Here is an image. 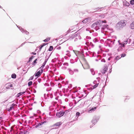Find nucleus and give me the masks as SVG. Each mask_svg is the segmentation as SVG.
Segmentation results:
<instances>
[{
  "label": "nucleus",
  "instance_id": "nucleus-1",
  "mask_svg": "<svg viewBox=\"0 0 134 134\" xmlns=\"http://www.w3.org/2000/svg\"><path fill=\"white\" fill-rule=\"evenodd\" d=\"M127 23V21L125 20H121L119 21L116 24V27L118 29H120L121 28L126 26Z\"/></svg>",
  "mask_w": 134,
  "mask_h": 134
},
{
  "label": "nucleus",
  "instance_id": "nucleus-2",
  "mask_svg": "<svg viewBox=\"0 0 134 134\" xmlns=\"http://www.w3.org/2000/svg\"><path fill=\"white\" fill-rule=\"evenodd\" d=\"M82 65L85 69H87L89 68V66L88 64L85 61L84 62Z\"/></svg>",
  "mask_w": 134,
  "mask_h": 134
},
{
  "label": "nucleus",
  "instance_id": "nucleus-3",
  "mask_svg": "<svg viewBox=\"0 0 134 134\" xmlns=\"http://www.w3.org/2000/svg\"><path fill=\"white\" fill-rule=\"evenodd\" d=\"M64 111H60L56 113V115L57 117L60 118L62 116L64 115Z\"/></svg>",
  "mask_w": 134,
  "mask_h": 134
},
{
  "label": "nucleus",
  "instance_id": "nucleus-4",
  "mask_svg": "<svg viewBox=\"0 0 134 134\" xmlns=\"http://www.w3.org/2000/svg\"><path fill=\"white\" fill-rule=\"evenodd\" d=\"M93 83L95 85L92 86V89L96 88L98 86L99 84V83L97 82L96 81H94L93 82Z\"/></svg>",
  "mask_w": 134,
  "mask_h": 134
},
{
  "label": "nucleus",
  "instance_id": "nucleus-5",
  "mask_svg": "<svg viewBox=\"0 0 134 134\" xmlns=\"http://www.w3.org/2000/svg\"><path fill=\"white\" fill-rule=\"evenodd\" d=\"M107 68L105 67L101 70V72L103 74L105 73V72L107 71Z\"/></svg>",
  "mask_w": 134,
  "mask_h": 134
},
{
  "label": "nucleus",
  "instance_id": "nucleus-6",
  "mask_svg": "<svg viewBox=\"0 0 134 134\" xmlns=\"http://www.w3.org/2000/svg\"><path fill=\"white\" fill-rule=\"evenodd\" d=\"M101 23V21L99 20L98 21H97V22H96V23H93L92 24V25L93 26H94L97 25H99Z\"/></svg>",
  "mask_w": 134,
  "mask_h": 134
},
{
  "label": "nucleus",
  "instance_id": "nucleus-7",
  "mask_svg": "<svg viewBox=\"0 0 134 134\" xmlns=\"http://www.w3.org/2000/svg\"><path fill=\"white\" fill-rule=\"evenodd\" d=\"M13 85L12 84L10 83H7L6 84V88L7 89H9L10 87H12Z\"/></svg>",
  "mask_w": 134,
  "mask_h": 134
},
{
  "label": "nucleus",
  "instance_id": "nucleus-8",
  "mask_svg": "<svg viewBox=\"0 0 134 134\" xmlns=\"http://www.w3.org/2000/svg\"><path fill=\"white\" fill-rule=\"evenodd\" d=\"M62 124V122H57L54 124L53 125V126H57L59 127L60 125Z\"/></svg>",
  "mask_w": 134,
  "mask_h": 134
},
{
  "label": "nucleus",
  "instance_id": "nucleus-9",
  "mask_svg": "<svg viewBox=\"0 0 134 134\" xmlns=\"http://www.w3.org/2000/svg\"><path fill=\"white\" fill-rule=\"evenodd\" d=\"M41 75V73L40 72V71H38L36 74H35V76L39 77Z\"/></svg>",
  "mask_w": 134,
  "mask_h": 134
},
{
  "label": "nucleus",
  "instance_id": "nucleus-10",
  "mask_svg": "<svg viewBox=\"0 0 134 134\" xmlns=\"http://www.w3.org/2000/svg\"><path fill=\"white\" fill-rule=\"evenodd\" d=\"M127 41H125L124 43H123V44H121V47H124L125 45L127 43Z\"/></svg>",
  "mask_w": 134,
  "mask_h": 134
},
{
  "label": "nucleus",
  "instance_id": "nucleus-11",
  "mask_svg": "<svg viewBox=\"0 0 134 134\" xmlns=\"http://www.w3.org/2000/svg\"><path fill=\"white\" fill-rule=\"evenodd\" d=\"M25 91H24L23 92H20L17 94V97H19L20 96H21L23 94H24L25 93Z\"/></svg>",
  "mask_w": 134,
  "mask_h": 134
},
{
  "label": "nucleus",
  "instance_id": "nucleus-12",
  "mask_svg": "<svg viewBox=\"0 0 134 134\" xmlns=\"http://www.w3.org/2000/svg\"><path fill=\"white\" fill-rule=\"evenodd\" d=\"M130 28L132 29H134V23L133 22L130 25Z\"/></svg>",
  "mask_w": 134,
  "mask_h": 134
},
{
  "label": "nucleus",
  "instance_id": "nucleus-13",
  "mask_svg": "<svg viewBox=\"0 0 134 134\" xmlns=\"http://www.w3.org/2000/svg\"><path fill=\"white\" fill-rule=\"evenodd\" d=\"M46 43H44L42 44L40 46V50L41 51L42 47H43L44 46L46 45Z\"/></svg>",
  "mask_w": 134,
  "mask_h": 134
},
{
  "label": "nucleus",
  "instance_id": "nucleus-14",
  "mask_svg": "<svg viewBox=\"0 0 134 134\" xmlns=\"http://www.w3.org/2000/svg\"><path fill=\"white\" fill-rule=\"evenodd\" d=\"M82 22L83 23H87L88 22V19L87 18L85 19L84 20L82 21Z\"/></svg>",
  "mask_w": 134,
  "mask_h": 134
},
{
  "label": "nucleus",
  "instance_id": "nucleus-15",
  "mask_svg": "<svg viewBox=\"0 0 134 134\" xmlns=\"http://www.w3.org/2000/svg\"><path fill=\"white\" fill-rule=\"evenodd\" d=\"M16 75L15 74H13L12 75V78L13 79H15L16 78Z\"/></svg>",
  "mask_w": 134,
  "mask_h": 134
},
{
  "label": "nucleus",
  "instance_id": "nucleus-16",
  "mask_svg": "<svg viewBox=\"0 0 134 134\" xmlns=\"http://www.w3.org/2000/svg\"><path fill=\"white\" fill-rule=\"evenodd\" d=\"M13 108V105L12 104V105L8 109V111H10Z\"/></svg>",
  "mask_w": 134,
  "mask_h": 134
},
{
  "label": "nucleus",
  "instance_id": "nucleus-17",
  "mask_svg": "<svg viewBox=\"0 0 134 134\" xmlns=\"http://www.w3.org/2000/svg\"><path fill=\"white\" fill-rule=\"evenodd\" d=\"M46 61H45L44 63H43V64L42 65V66L40 68H41L42 69L43 67H44L45 65L46 64Z\"/></svg>",
  "mask_w": 134,
  "mask_h": 134
},
{
  "label": "nucleus",
  "instance_id": "nucleus-18",
  "mask_svg": "<svg viewBox=\"0 0 134 134\" xmlns=\"http://www.w3.org/2000/svg\"><path fill=\"white\" fill-rule=\"evenodd\" d=\"M34 56L33 55L31 57H30L29 59V62H30L31 61L32 59L34 57Z\"/></svg>",
  "mask_w": 134,
  "mask_h": 134
},
{
  "label": "nucleus",
  "instance_id": "nucleus-19",
  "mask_svg": "<svg viewBox=\"0 0 134 134\" xmlns=\"http://www.w3.org/2000/svg\"><path fill=\"white\" fill-rule=\"evenodd\" d=\"M53 49V47L52 46H50L49 48L48 49V50L49 51H52Z\"/></svg>",
  "mask_w": 134,
  "mask_h": 134
},
{
  "label": "nucleus",
  "instance_id": "nucleus-20",
  "mask_svg": "<svg viewBox=\"0 0 134 134\" xmlns=\"http://www.w3.org/2000/svg\"><path fill=\"white\" fill-rule=\"evenodd\" d=\"M32 81H30L28 83V85L29 86H30L32 85Z\"/></svg>",
  "mask_w": 134,
  "mask_h": 134
},
{
  "label": "nucleus",
  "instance_id": "nucleus-21",
  "mask_svg": "<svg viewBox=\"0 0 134 134\" xmlns=\"http://www.w3.org/2000/svg\"><path fill=\"white\" fill-rule=\"evenodd\" d=\"M130 3L131 5H133L134 4V0H131L130 2Z\"/></svg>",
  "mask_w": 134,
  "mask_h": 134
},
{
  "label": "nucleus",
  "instance_id": "nucleus-22",
  "mask_svg": "<svg viewBox=\"0 0 134 134\" xmlns=\"http://www.w3.org/2000/svg\"><path fill=\"white\" fill-rule=\"evenodd\" d=\"M50 38H46L44 40V41L45 42H47L49 40Z\"/></svg>",
  "mask_w": 134,
  "mask_h": 134
},
{
  "label": "nucleus",
  "instance_id": "nucleus-23",
  "mask_svg": "<svg viewBox=\"0 0 134 134\" xmlns=\"http://www.w3.org/2000/svg\"><path fill=\"white\" fill-rule=\"evenodd\" d=\"M37 59H36L35 60H34V61L32 63V64L34 65H35V64L36 63H37Z\"/></svg>",
  "mask_w": 134,
  "mask_h": 134
},
{
  "label": "nucleus",
  "instance_id": "nucleus-24",
  "mask_svg": "<svg viewBox=\"0 0 134 134\" xmlns=\"http://www.w3.org/2000/svg\"><path fill=\"white\" fill-rule=\"evenodd\" d=\"M96 107H94V108H92L90 110V111H92L93 110H96Z\"/></svg>",
  "mask_w": 134,
  "mask_h": 134
},
{
  "label": "nucleus",
  "instance_id": "nucleus-25",
  "mask_svg": "<svg viewBox=\"0 0 134 134\" xmlns=\"http://www.w3.org/2000/svg\"><path fill=\"white\" fill-rule=\"evenodd\" d=\"M121 57H120L119 56H117L115 58V59L116 60H118L120 59Z\"/></svg>",
  "mask_w": 134,
  "mask_h": 134
},
{
  "label": "nucleus",
  "instance_id": "nucleus-26",
  "mask_svg": "<svg viewBox=\"0 0 134 134\" xmlns=\"http://www.w3.org/2000/svg\"><path fill=\"white\" fill-rule=\"evenodd\" d=\"M126 55V54H121V57H125Z\"/></svg>",
  "mask_w": 134,
  "mask_h": 134
},
{
  "label": "nucleus",
  "instance_id": "nucleus-27",
  "mask_svg": "<svg viewBox=\"0 0 134 134\" xmlns=\"http://www.w3.org/2000/svg\"><path fill=\"white\" fill-rule=\"evenodd\" d=\"M23 32L24 33H25V34H28L29 33V32H28L27 31H24V30H23Z\"/></svg>",
  "mask_w": 134,
  "mask_h": 134
},
{
  "label": "nucleus",
  "instance_id": "nucleus-28",
  "mask_svg": "<svg viewBox=\"0 0 134 134\" xmlns=\"http://www.w3.org/2000/svg\"><path fill=\"white\" fill-rule=\"evenodd\" d=\"M41 125V124L40 123H39L38 124V125H37L36 126V127H37L38 126H40Z\"/></svg>",
  "mask_w": 134,
  "mask_h": 134
},
{
  "label": "nucleus",
  "instance_id": "nucleus-29",
  "mask_svg": "<svg viewBox=\"0 0 134 134\" xmlns=\"http://www.w3.org/2000/svg\"><path fill=\"white\" fill-rule=\"evenodd\" d=\"M107 23V21L106 20H105L104 21H101V23L100 24H101L102 23Z\"/></svg>",
  "mask_w": 134,
  "mask_h": 134
},
{
  "label": "nucleus",
  "instance_id": "nucleus-30",
  "mask_svg": "<svg viewBox=\"0 0 134 134\" xmlns=\"http://www.w3.org/2000/svg\"><path fill=\"white\" fill-rule=\"evenodd\" d=\"M25 133L22 131H20L19 134H25Z\"/></svg>",
  "mask_w": 134,
  "mask_h": 134
},
{
  "label": "nucleus",
  "instance_id": "nucleus-31",
  "mask_svg": "<svg viewBox=\"0 0 134 134\" xmlns=\"http://www.w3.org/2000/svg\"><path fill=\"white\" fill-rule=\"evenodd\" d=\"M80 114V113L79 112H77L76 113V116H79Z\"/></svg>",
  "mask_w": 134,
  "mask_h": 134
},
{
  "label": "nucleus",
  "instance_id": "nucleus-32",
  "mask_svg": "<svg viewBox=\"0 0 134 134\" xmlns=\"http://www.w3.org/2000/svg\"><path fill=\"white\" fill-rule=\"evenodd\" d=\"M33 79V76H31L29 79V80H32Z\"/></svg>",
  "mask_w": 134,
  "mask_h": 134
},
{
  "label": "nucleus",
  "instance_id": "nucleus-33",
  "mask_svg": "<svg viewBox=\"0 0 134 134\" xmlns=\"http://www.w3.org/2000/svg\"><path fill=\"white\" fill-rule=\"evenodd\" d=\"M91 71L92 72V74L93 75H94V72L93 71V70H91Z\"/></svg>",
  "mask_w": 134,
  "mask_h": 134
},
{
  "label": "nucleus",
  "instance_id": "nucleus-34",
  "mask_svg": "<svg viewBox=\"0 0 134 134\" xmlns=\"http://www.w3.org/2000/svg\"><path fill=\"white\" fill-rule=\"evenodd\" d=\"M102 8H100L99 7H98L96 8V9H99Z\"/></svg>",
  "mask_w": 134,
  "mask_h": 134
},
{
  "label": "nucleus",
  "instance_id": "nucleus-35",
  "mask_svg": "<svg viewBox=\"0 0 134 134\" xmlns=\"http://www.w3.org/2000/svg\"><path fill=\"white\" fill-rule=\"evenodd\" d=\"M102 62H105V60L104 59H103L102 60Z\"/></svg>",
  "mask_w": 134,
  "mask_h": 134
},
{
  "label": "nucleus",
  "instance_id": "nucleus-36",
  "mask_svg": "<svg viewBox=\"0 0 134 134\" xmlns=\"http://www.w3.org/2000/svg\"><path fill=\"white\" fill-rule=\"evenodd\" d=\"M43 72V69H42L41 70V71L40 72L41 73V74Z\"/></svg>",
  "mask_w": 134,
  "mask_h": 134
},
{
  "label": "nucleus",
  "instance_id": "nucleus-37",
  "mask_svg": "<svg viewBox=\"0 0 134 134\" xmlns=\"http://www.w3.org/2000/svg\"><path fill=\"white\" fill-rule=\"evenodd\" d=\"M32 54L33 55H35L36 54V53L35 52H32Z\"/></svg>",
  "mask_w": 134,
  "mask_h": 134
},
{
  "label": "nucleus",
  "instance_id": "nucleus-38",
  "mask_svg": "<svg viewBox=\"0 0 134 134\" xmlns=\"http://www.w3.org/2000/svg\"><path fill=\"white\" fill-rule=\"evenodd\" d=\"M40 123L41 124V125H42L44 123V122H41Z\"/></svg>",
  "mask_w": 134,
  "mask_h": 134
},
{
  "label": "nucleus",
  "instance_id": "nucleus-39",
  "mask_svg": "<svg viewBox=\"0 0 134 134\" xmlns=\"http://www.w3.org/2000/svg\"><path fill=\"white\" fill-rule=\"evenodd\" d=\"M75 71H78V70H75Z\"/></svg>",
  "mask_w": 134,
  "mask_h": 134
},
{
  "label": "nucleus",
  "instance_id": "nucleus-40",
  "mask_svg": "<svg viewBox=\"0 0 134 134\" xmlns=\"http://www.w3.org/2000/svg\"><path fill=\"white\" fill-rule=\"evenodd\" d=\"M2 118V117H0V120H1V119Z\"/></svg>",
  "mask_w": 134,
  "mask_h": 134
},
{
  "label": "nucleus",
  "instance_id": "nucleus-41",
  "mask_svg": "<svg viewBox=\"0 0 134 134\" xmlns=\"http://www.w3.org/2000/svg\"><path fill=\"white\" fill-rule=\"evenodd\" d=\"M108 60H110V58H109L108 59Z\"/></svg>",
  "mask_w": 134,
  "mask_h": 134
}]
</instances>
